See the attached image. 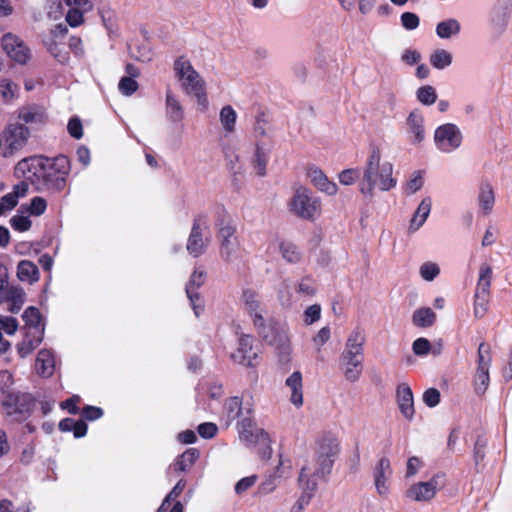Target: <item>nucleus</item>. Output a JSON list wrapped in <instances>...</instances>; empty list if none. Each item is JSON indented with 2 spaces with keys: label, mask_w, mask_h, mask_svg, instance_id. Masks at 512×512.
<instances>
[{
  "label": "nucleus",
  "mask_w": 512,
  "mask_h": 512,
  "mask_svg": "<svg viewBox=\"0 0 512 512\" xmlns=\"http://www.w3.org/2000/svg\"><path fill=\"white\" fill-rule=\"evenodd\" d=\"M66 34V26L59 24L50 30L43 39L46 49L60 63H66L69 60V55L64 48L63 42Z\"/></svg>",
  "instance_id": "10"
},
{
  "label": "nucleus",
  "mask_w": 512,
  "mask_h": 512,
  "mask_svg": "<svg viewBox=\"0 0 512 512\" xmlns=\"http://www.w3.org/2000/svg\"><path fill=\"white\" fill-rule=\"evenodd\" d=\"M397 185L394 164L383 155L378 146L370 148L365 160L359 192L365 198H372L375 191L388 192Z\"/></svg>",
  "instance_id": "2"
},
{
  "label": "nucleus",
  "mask_w": 512,
  "mask_h": 512,
  "mask_svg": "<svg viewBox=\"0 0 512 512\" xmlns=\"http://www.w3.org/2000/svg\"><path fill=\"white\" fill-rule=\"evenodd\" d=\"M339 3L345 11L351 12L357 8L360 14L366 15L372 11L376 0H339Z\"/></svg>",
  "instance_id": "40"
},
{
  "label": "nucleus",
  "mask_w": 512,
  "mask_h": 512,
  "mask_svg": "<svg viewBox=\"0 0 512 512\" xmlns=\"http://www.w3.org/2000/svg\"><path fill=\"white\" fill-rule=\"evenodd\" d=\"M305 176L321 193L328 196H336L338 194V184L331 180L320 167L316 165H308L305 168Z\"/></svg>",
  "instance_id": "14"
},
{
  "label": "nucleus",
  "mask_w": 512,
  "mask_h": 512,
  "mask_svg": "<svg viewBox=\"0 0 512 512\" xmlns=\"http://www.w3.org/2000/svg\"><path fill=\"white\" fill-rule=\"evenodd\" d=\"M173 72L183 93L191 96L202 111L207 110L209 107L207 84L190 58L185 55L177 57L173 63Z\"/></svg>",
  "instance_id": "4"
},
{
  "label": "nucleus",
  "mask_w": 512,
  "mask_h": 512,
  "mask_svg": "<svg viewBox=\"0 0 512 512\" xmlns=\"http://www.w3.org/2000/svg\"><path fill=\"white\" fill-rule=\"evenodd\" d=\"M16 276L20 282L34 284L40 279V272L37 265L30 260H21L16 267Z\"/></svg>",
  "instance_id": "27"
},
{
  "label": "nucleus",
  "mask_w": 512,
  "mask_h": 512,
  "mask_svg": "<svg viewBox=\"0 0 512 512\" xmlns=\"http://www.w3.org/2000/svg\"><path fill=\"white\" fill-rule=\"evenodd\" d=\"M10 224L13 229L19 232L28 231L31 228V221L28 217L23 215H15L11 218Z\"/></svg>",
  "instance_id": "59"
},
{
  "label": "nucleus",
  "mask_w": 512,
  "mask_h": 512,
  "mask_svg": "<svg viewBox=\"0 0 512 512\" xmlns=\"http://www.w3.org/2000/svg\"><path fill=\"white\" fill-rule=\"evenodd\" d=\"M419 274L424 281L431 282L440 274V266L435 262H424L419 267Z\"/></svg>",
  "instance_id": "49"
},
{
  "label": "nucleus",
  "mask_w": 512,
  "mask_h": 512,
  "mask_svg": "<svg viewBox=\"0 0 512 512\" xmlns=\"http://www.w3.org/2000/svg\"><path fill=\"white\" fill-rule=\"evenodd\" d=\"M492 269L488 264H482L479 270L477 289L479 291H488L491 284Z\"/></svg>",
  "instance_id": "51"
},
{
  "label": "nucleus",
  "mask_w": 512,
  "mask_h": 512,
  "mask_svg": "<svg viewBox=\"0 0 512 512\" xmlns=\"http://www.w3.org/2000/svg\"><path fill=\"white\" fill-rule=\"evenodd\" d=\"M166 108L167 113L174 121H180L183 118V107L177 98L171 91L166 93Z\"/></svg>",
  "instance_id": "41"
},
{
  "label": "nucleus",
  "mask_w": 512,
  "mask_h": 512,
  "mask_svg": "<svg viewBox=\"0 0 512 512\" xmlns=\"http://www.w3.org/2000/svg\"><path fill=\"white\" fill-rule=\"evenodd\" d=\"M433 141L437 150L442 153H451L462 145L463 134L456 124L445 123L436 127Z\"/></svg>",
  "instance_id": "8"
},
{
  "label": "nucleus",
  "mask_w": 512,
  "mask_h": 512,
  "mask_svg": "<svg viewBox=\"0 0 512 512\" xmlns=\"http://www.w3.org/2000/svg\"><path fill=\"white\" fill-rule=\"evenodd\" d=\"M419 17L412 12H404L401 15V24L407 30H414L419 26Z\"/></svg>",
  "instance_id": "60"
},
{
  "label": "nucleus",
  "mask_w": 512,
  "mask_h": 512,
  "mask_svg": "<svg viewBox=\"0 0 512 512\" xmlns=\"http://www.w3.org/2000/svg\"><path fill=\"white\" fill-rule=\"evenodd\" d=\"M400 59L404 64L413 66L420 63L422 55L416 49L406 48L401 52Z\"/></svg>",
  "instance_id": "55"
},
{
  "label": "nucleus",
  "mask_w": 512,
  "mask_h": 512,
  "mask_svg": "<svg viewBox=\"0 0 512 512\" xmlns=\"http://www.w3.org/2000/svg\"><path fill=\"white\" fill-rule=\"evenodd\" d=\"M27 193V185L25 183H19L15 186L14 191L6 194L0 199V215L13 209L20 197L25 196Z\"/></svg>",
  "instance_id": "35"
},
{
  "label": "nucleus",
  "mask_w": 512,
  "mask_h": 512,
  "mask_svg": "<svg viewBox=\"0 0 512 512\" xmlns=\"http://www.w3.org/2000/svg\"><path fill=\"white\" fill-rule=\"evenodd\" d=\"M6 299L12 303L10 310L18 312L25 302V292L20 286H11L6 292Z\"/></svg>",
  "instance_id": "43"
},
{
  "label": "nucleus",
  "mask_w": 512,
  "mask_h": 512,
  "mask_svg": "<svg viewBox=\"0 0 512 512\" xmlns=\"http://www.w3.org/2000/svg\"><path fill=\"white\" fill-rule=\"evenodd\" d=\"M405 132L409 142L420 146L427 137L426 120L422 111L413 109L405 119Z\"/></svg>",
  "instance_id": "11"
},
{
  "label": "nucleus",
  "mask_w": 512,
  "mask_h": 512,
  "mask_svg": "<svg viewBox=\"0 0 512 512\" xmlns=\"http://www.w3.org/2000/svg\"><path fill=\"white\" fill-rule=\"evenodd\" d=\"M436 321V314L430 307H420L412 314V323L416 327H431Z\"/></svg>",
  "instance_id": "39"
},
{
  "label": "nucleus",
  "mask_w": 512,
  "mask_h": 512,
  "mask_svg": "<svg viewBox=\"0 0 512 512\" xmlns=\"http://www.w3.org/2000/svg\"><path fill=\"white\" fill-rule=\"evenodd\" d=\"M20 93V88L17 83L9 78L0 79V98L4 104H12L15 102Z\"/></svg>",
  "instance_id": "38"
},
{
  "label": "nucleus",
  "mask_w": 512,
  "mask_h": 512,
  "mask_svg": "<svg viewBox=\"0 0 512 512\" xmlns=\"http://www.w3.org/2000/svg\"><path fill=\"white\" fill-rule=\"evenodd\" d=\"M491 355L489 347L481 343L478 348V367L474 378L475 391L483 394L489 386Z\"/></svg>",
  "instance_id": "13"
},
{
  "label": "nucleus",
  "mask_w": 512,
  "mask_h": 512,
  "mask_svg": "<svg viewBox=\"0 0 512 512\" xmlns=\"http://www.w3.org/2000/svg\"><path fill=\"white\" fill-rule=\"evenodd\" d=\"M48 158L30 157L22 159L15 166V174L18 178H22L21 183L35 185L38 189H43V171L45 167H49Z\"/></svg>",
  "instance_id": "7"
},
{
  "label": "nucleus",
  "mask_w": 512,
  "mask_h": 512,
  "mask_svg": "<svg viewBox=\"0 0 512 512\" xmlns=\"http://www.w3.org/2000/svg\"><path fill=\"white\" fill-rule=\"evenodd\" d=\"M17 118L22 124H42L46 121L47 115L39 106H23L17 110Z\"/></svg>",
  "instance_id": "28"
},
{
  "label": "nucleus",
  "mask_w": 512,
  "mask_h": 512,
  "mask_svg": "<svg viewBox=\"0 0 512 512\" xmlns=\"http://www.w3.org/2000/svg\"><path fill=\"white\" fill-rule=\"evenodd\" d=\"M225 411L230 420L238 418L242 411V402L238 397H232L225 403Z\"/></svg>",
  "instance_id": "53"
},
{
  "label": "nucleus",
  "mask_w": 512,
  "mask_h": 512,
  "mask_svg": "<svg viewBox=\"0 0 512 512\" xmlns=\"http://www.w3.org/2000/svg\"><path fill=\"white\" fill-rule=\"evenodd\" d=\"M207 229L199 224H194L187 242L188 252L197 257L201 255L209 241Z\"/></svg>",
  "instance_id": "24"
},
{
  "label": "nucleus",
  "mask_w": 512,
  "mask_h": 512,
  "mask_svg": "<svg viewBox=\"0 0 512 512\" xmlns=\"http://www.w3.org/2000/svg\"><path fill=\"white\" fill-rule=\"evenodd\" d=\"M23 319L27 325V330L35 331L36 329H43L42 318L40 312L35 307H29L24 311Z\"/></svg>",
  "instance_id": "44"
},
{
  "label": "nucleus",
  "mask_w": 512,
  "mask_h": 512,
  "mask_svg": "<svg viewBox=\"0 0 512 512\" xmlns=\"http://www.w3.org/2000/svg\"><path fill=\"white\" fill-rule=\"evenodd\" d=\"M429 63L436 70H445L453 63V54L448 49L436 48L429 54Z\"/></svg>",
  "instance_id": "34"
},
{
  "label": "nucleus",
  "mask_w": 512,
  "mask_h": 512,
  "mask_svg": "<svg viewBox=\"0 0 512 512\" xmlns=\"http://www.w3.org/2000/svg\"><path fill=\"white\" fill-rule=\"evenodd\" d=\"M437 492V480L420 481L412 484L406 491V497L414 502H429Z\"/></svg>",
  "instance_id": "19"
},
{
  "label": "nucleus",
  "mask_w": 512,
  "mask_h": 512,
  "mask_svg": "<svg viewBox=\"0 0 512 512\" xmlns=\"http://www.w3.org/2000/svg\"><path fill=\"white\" fill-rule=\"evenodd\" d=\"M289 210L297 217L314 220L321 215V200L313 196L312 191L305 186L295 188L289 201Z\"/></svg>",
  "instance_id": "5"
},
{
  "label": "nucleus",
  "mask_w": 512,
  "mask_h": 512,
  "mask_svg": "<svg viewBox=\"0 0 512 512\" xmlns=\"http://www.w3.org/2000/svg\"><path fill=\"white\" fill-rule=\"evenodd\" d=\"M2 48L15 62L25 64L30 59V51L24 42L16 35L7 33L1 40Z\"/></svg>",
  "instance_id": "17"
},
{
  "label": "nucleus",
  "mask_w": 512,
  "mask_h": 512,
  "mask_svg": "<svg viewBox=\"0 0 512 512\" xmlns=\"http://www.w3.org/2000/svg\"><path fill=\"white\" fill-rule=\"evenodd\" d=\"M365 344L364 330L355 327L348 335L342 352L363 355V347Z\"/></svg>",
  "instance_id": "31"
},
{
  "label": "nucleus",
  "mask_w": 512,
  "mask_h": 512,
  "mask_svg": "<svg viewBox=\"0 0 512 512\" xmlns=\"http://www.w3.org/2000/svg\"><path fill=\"white\" fill-rule=\"evenodd\" d=\"M252 342L248 335L240 337L237 350L231 354L232 359L244 366L254 365L257 352L253 349Z\"/></svg>",
  "instance_id": "23"
},
{
  "label": "nucleus",
  "mask_w": 512,
  "mask_h": 512,
  "mask_svg": "<svg viewBox=\"0 0 512 512\" xmlns=\"http://www.w3.org/2000/svg\"><path fill=\"white\" fill-rule=\"evenodd\" d=\"M413 353L417 356H427L429 353L438 354L441 350V345L437 349H433L430 341L427 338H417L412 344Z\"/></svg>",
  "instance_id": "47"
},
{
  "label": "nucleus",
  "mask_w": 512,
  "mask_h": 512,
  "mask_svg": "<svg viewBox=\"0 0 512 512\" xmlns=\"http://www.w3.org/2000/svg\"><path fill=\"white\" fill-rule=\"evenodd\" d=\"M364 356L342 352L339 357V367L344 378L351 383L357 382L363 372Z\"/></svg>",
  "instance_id": "15"
},
{
  "label": "nucleus",
  "mask_w": 512,
  "mask_h": 512,
  "mask_svg": "<svg viewBox=\"0 0 512 512\" xmlns=\"http://www.w3.org/2000/svg\"><path fill=\"white\" fill-rule=\"evenodd\" d=\"M68 11L65 15V21L71 28H77L84 24V14L90 10H85L82 7H68Z\"/></svg>",
  "instance_id": "46"
},
{
  "label": "nucleus",
  "mask_w": 512,
  "mask_h": 512,
  "mask_svg": "<svg viewBox=\"0 0 512 512\" xmlns=\"http://www.w3.org/2000/svg\"><path fill=\"white\" fill-rule=\"evenodd\" d=\"M43 329H36L35 331L26 330L25 337L17 345V352L21 358L30 355L42 342Z\"/></svg>",
  "instance_id": "26"
},
{
  "label": "nucleus",
  "mask_w": 512,
  "mask_h": 512,
  "mask_svg": "<svg viewBox=\"0 0 512 512\" xmlns=\"http://www.w3.org/2000/svg\"><path fill=\"white\" fill-rule=\"evenodd\" d=\"M47 208V202L42 197H34L31 199L30 204L27 207V211L30 215L40 216Z\"/></svg>",
  "instance_id": "57"
},
{
  "label": "nucleus",
  "mask_w": 512,
  "mask_h": 512,
  "mask_svg": "<svg viewBox=\"0 0 512 512\" xmlns=\"http://www.w3.org/2000/svg\"><path fill=\"white\" fill-rule=\"evenodd\" d=\"M286 393L290 403L297 409L304 404L303 377L299 371H294L285 380Z\"/></svg>",
  "instance_id": "20"
},
{
  "label": "nucleus",
  "mask_w": 512,
  "mask_h": 512,
  "mask_svg": "<svg viewBox=\"0 0 512 512\" xmlns=\"http://www.w3.org/2000/svg\"><path fill=\"white\" fill-rule=\"evenodd\" d=\"M321 317V307L317 304L309 306L304 312V322L307 325L318 321Z\"/></svg>",
  "instance_id": "63"
},
{
  "label": "nucleus",
  "mask_w": 512,
  "mask_h": 512,
  "mask_svg": "<svg viewBox=\"0 0 512 512\" xmlns=\"http://www.w3.org/2000/svg\"><path fill=\"white\" fill-rule=\"evenodd\" d=\"M432 207V200L429 197L422 199L414 214L411 217L409 230L411 232L418 231L426 222Z\"/></svg>",
  "instance_id": "29"
},
{
  "label": "nucleus",
  "mask_w": 512,
  "mask_h": 512,
  "mask_svg": "<svg viewBox=\"0 0 512 512\" xmlns=\"http://www.w3.org/2000/svg\"><path fill=\"white\" fill-rule=\"evenodd\" d=\"M489 292L476 290L474 296V316L478 319L483 318L488 312Z\"/></svg>",
  "instance_id": "42"
},
{
  "label": "nucleus",
  "mask_w": 512,
  "mask_h": 512,
  "mask_svg": "<svg viewBox=\"0 0 512 512\" xmlns=\"http://www.w3.org/2000/svg\"><path fill=\"white\" fill-rule=\"evenodd\" d=\"M67 130L69 134L76 139H80L83 136V126L80 119L77 117H73L69 120Z\"/></svg>",
  "instance_id": "64"
},
{
  "label": "nucleus",
  "mask_w": 512,
  "mask_h": 512,
  "mask_svg": "<svg viewBox=\"0 0 512 512\" xmlns=\"http://www.w3.org/2000/svg\"><path fill=\"white\" fill-rule=\"evenodd\" d=\"M422 400L428 407H435L440 402V392L435 388H429L423 393Z\"/></svg>",
  "instance_id": "61"
},
{
  "label": "nucleus",
  "mask_w": 512,
  "mask_h": 512,
  "mask_svg": "<svg viewBox=\"0 0 512 512\" xmlns=\"http://www.w3.org/2000/svg\"><path fill=\"white\" fill-rule=\"evenodd\" d=\"M337 179L342 186H352L359 181L360 170L357 167L345 168L337 174Z\"/></svg>",
  "instance_id": "48"
},
{
  "label": "nucleus",
  "mask_w": 512,
  "mask_h": 512,
  "mask_svg": "<svg viewBox=\"0 0 512 512\" xmlns=\"http://www.w3.org/2000/svg\"><path fill=\"white\" fill-rule=\"evenodd\" d=\"M206 279V273L203 270H195L189 280V283L186 287V293L188 298L191 301L192 307L195 311L196 316L199 315V310H202V305L196 304V300H199L197 294H193V290L199 288Z\"/></svg>",
  "instance_id": "30"
},
{
  "label": "nucleus",
  "mask_w": 512,
  "mask_h": 512,
  "mask_svg": "<svg viewBox=\"0 0 512 512\" xmlns=\"http://www.w3.org/2000/svg\"><path fill=\"white\" fill-rule=\"evenodd\" d=\"M241 299L254 328L263 340L278 349L286 350L289 347L287 325L265 316L266 310L254 291L245 290Z\"/></svg>",
  "instance_id": "3"
},
{
  "label": "nucleus",
  "mask_w": 512,
  "mask_h": 512,
  "mask_svg": "<svg viewBox=\"0 0 512 512\" xmlns=\"http://www.w3.org/2000/svg\"><path fill=\"white\" fill-rule=\"evenodd\" d=\"M118 87L122 94L131 95L137 90L138 83L134 77H123L119 81Z\"/></svg>",
  "instance_id": "58"
},
{
  "label": "nucleus",
  "mask_w": 512,
  "mask_h": 512,
  "mask_svg": "<svg viewBox=\"0 0 512 512\" xmlns=\"http://www.w3.org/2000/svg\"><path fill=\"white\" fill-rule=\"evenodd\" d=\"M199 453L196 449L186 450L177 460L176 466L180 471L188 470L197 460Z\"/></svg>",
  "instance_id": "50"
},
{
  "label": "nucleus",
  "mask_w": 512,
  "mask_h": 512,
  "mask_svg": "<svg viewBox=\"0 0 512 512\" xmlns=\"http://www.w3.org/2000/svg\"><path fill=\"white\" fill-rule=\"evenodd\" d=\"M133 54L139 61L145 63L152 61L154 57L153 48L148 42L139 44Z\"/></svg>",
  "instance_id": "52"
},
{
  "label": "nucleus",
  "mask_w": 512,
  "mask_h": 512,
  "mask_svg": "<svg viewBox=\"0 0 512 512\" xmlns=\"http://www.w3.org/2000/svg\"><path fill=\"white\" fill-rule=\"evenodd\" d=\"M478 206L483 215L492 213L495 205V191L493 185L487 181L482 180L478 187Z\"/></svg>",
  "instance_id": "25"
},
{
  "label": "nucleus",
  "mask_w": 512,
  "mask_h": 512,
  "mask_svg": "<svg viewBox=\"0 0 512 512\" xmlns=\"http://www.w3.org/2000/svg\"><path fill=\"white\" fill-rule=\"evenodd\" d=\"M280 252L285 260L291 263H295L300 259V253L297 248L290 243H281Z\"/></svg>",
  "instance_id": "56"
},
{
  "label": "nucleus",
  "mask_w": 512,
  "mask_h": 512,
  "mask_svg": "<svg viewBox=\"0 0 512 512\" xmlns=\"http://www.w3.org/2000/svg\"><path fill=\"white\" fill-rule=\"evenodd\" d=\"M461 32V24L455 18H448L437 23L435 27L436 35L443 40L456 37Z\"/></svg>",
  "instance_id": "32"
},
{
  "label": "nucleus",
  "mask_w": 512,
  "mask_h": 512,
  "mask_svg": "<svg viewBox=\"0 0 512 512\" xmlns=\"http://www.w3.org/2000/svg\"><path fill=\"white\" fill-rule=\"evenodd\" d=\"M48 162L49 167H45L43 171V188L62 189L69 170L67 158L64 156L55 159L48 158Z\"/></svg>",
  "instance_id": "9"
},
{
  "label": "nucleus",
  "mask_w": 512,
  "mask_h": 512,
  "mask_svg": "<svg viewBox=\"0 0 512 512\" xmlns=\"http://www.w3.org/2000/svg\"><path fill=\"white\" fill-rule=\"evenodd\" d=\"M392 475L391 464L388 458L382 457L378 460L374 472L373 479L377 493L382 496H388L390 492L389 480Z\"/></svg>",
  "instance_id": "18"
},
{
  "label": "nucleus",
  "mask_w": 512,
  "mask_h": 512,
  "mask_svg": "<svg viewBox=\"0 0 512 512\" xmlns=\"http://www.w3.org/2000/svg\"><path fill=\"white\" fill-rule=\"evenodd\" d=\"M235 232L236 229L231 225L229 218L226 223L219 228V239L221 242L220 252L226 259H230L236 251L237 244Z\"/></svg>",
  "instance_id": "22"
},
{
  "label": "nucleus",
  "mask_w": 512,
  "mask_h": 512,
  "mask_svg": "<svg viewBox=\"0 0 512 512\" xmlns=\"http://www.w3.org/2000/svg\"><path fill=\"white\" fill-rule=\"evenodd\" d=\"M423 183L424 180L422 174L420 172H416L405 184L404 191L407 195H413L422 188Z\"/></svg>",
  "instance_id": "54"
},
{
  "label": "nucleus",
  "mask_w": 512,
  "mask_h": 512,
  "mask_svg": "<svg viewBox=\"0 0 512 512\" xmlns=\"http://www.w3.org/2000/svg\"><path fill=\"white\" fill-rule=\"evenodd\" d=\"M240 439L249 447H255L263 456L271 452L270 436L263 428L249 425L240 432Z\"/></svg>",
  "instance_id": "12"
},
{
  "label": "nucleus",
  "mask_w": 512,
  "mask_h": 512,
  "mask_svg": "<svg viewBox=\"0 0 512 512\" xmlns=\"http://www.w3.org/2000/svg\"><path fill=\"white\" fill-rule=\"evenodd\" d=\"M339 451L337 438L332 434H323L316 441L315 454L302 466L299 473V487L302 490L301 506L307 505L317 489L318 481L330 473L333 458Z\"/></svg>",
  "instance_id": "1"
},
{
  "label": "nucleus",
  "mask_w": 512,
  "mask_h": 512,
  "mask_svg": "<svg viewBox=\"0 0 512 512\" xmlns=\"http://www.w3.org/2000/svg\"><path fill=\"white\" fill-rule=\"evenodd\" d=\"M396 400L401 415L408 421H412L415 416L414 396L410 386L401 383L396 389Z\"/></svg>",
  "instance_id": "21"
},
{
  "label": "nucleus",
  "mask_w": 512,
  "mask_h": 512,
  "mask_svg": "<svg viewBox=\"0 0 512 512\" xmlns=\"http://www.w3.org/2000/svg\"><path fill=\"white\" fill-rule=\"evenodd\" d=\"M29 138L30 130L27 126L19 122L8 123L0 135L3 156L10 157L22 150Z\"/></svg>",
  "instance_id": "6"
},
{
  "label": "nucleus",
  "mask_w": 512,
  "mask_h": 512,
  "mask_svg": "<svg viewBox=\"0 0 512 512\" xmlns=\"http://www.w3.org/2000/svg\"><path fill=\"white\" fill-rule=\"evenodd\" d=\"M416 99L425 106L433 105L437 100L436 89L431 85L420 86L415 91Z\"/></svg>",
  "instance_id": "45"
},
{
  "label": "nucleus",
  "mask_w": 512,
  "mask_h": 512,
  "mask_svg": "<svg viewBox=\"0 0 512 512\" xmlns=\"http://www.w3.org/2000/svg\"><path fill=\"white\" fill-rule=\"evenodd\" d=\"M237 112L231 105H225L220 109L219 122L226 135H230L236 130Z\"/></svg>",
  "instance_id": "36"
},
{
  "label": "nucleus",
  "mask_w": 512,
  "mask_h": 512,
  "mask_svg": "<svg viewBox=\"0 0 512 512\" xmlns=\"http://www.w3.org/2000/svg\"><path fill=\"white\" fill-rule=\"evenodd\" d=\"M330 339L329 327H322L317 334L313 337L312 342L318 351L321 350Z\"/></svg>",
  "instance_id": "62"
},
{
  "label": "nucleus",
  "mask_w": 512,
  "mask_h": 512,
  "mask_svg": "<svg viewBox=\"0 0 512 512\" xmlns=\"http://www.w3.org/2000/svg\"><path fill=\"white\" fill-rule=\"evenodd\" d=\"M17 330L18 322L15 318L0 315V353H5L11 346L10 342L3 338L2 331L8 335H14Z\"/></svg>",
  "instance_id": "37"
},
{
  "label": "nucleus",
  "mask_w": 512,
  "mask_h": 512,
  "mask_svg": "<svg viewBox=\"0 0 512 512\" xmlns=\"http://www.w3.org/2000/svg\"><path fill=\"white\" fill-rule=\"evenodd\" d=\"M271 149L272 142L270 140L255 142L249 161L250 166L256 176L264 177L266 175Z\"/></svg>",
  "instance_id": "16"
},
{
  "label": "nucleus",
  "mask_w": 512,
  "mask_h": 512,
  "mask_svg": "<svg viewBox=\"0 0 512 512\" xmlns=\"http://www.w3.org/2000/svg\"><path fill=\"white\" fill-rule=\"evenodd\" d=\"M35 368L37 373L43 377H49L53 374L55 360L51 351L42 349L38 352Z\"/></svg>",
  "instance_id": "33"
}]
</instances>
